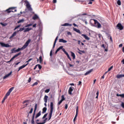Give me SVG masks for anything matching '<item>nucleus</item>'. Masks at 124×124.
I'll return each mask as SVG.
<instances>
[{
  "instance_id": "1",
  "label": "nucleus",
  "mask_w": 124,
  "mask_h": 124,
  "mask_svg": "<svg viewBox=\"0 0 124 124\" xmlns=\"http://www.w3.org/2000/svg\"><path fill=\"white\" fill-rule=\"evenodd\" d=\"M37 109V104H35L34 109L32 116V119L31 120V124H35L34 122V119H37L39 117L41 116V111H40L35 116V113Z\"/></svg>"
},
{
  "instance_id": "2",
  "label": "nucleus",
  "mask_w": 124,
  "mask_h": 124,
  "mask_svg": "<svg viewBox=\"0 0 124 124\" xmlns=\"http://www.w3.org/2000/svg\"><path fill=\"white\" fill-rule=\"evenodd\" d=\"M31 39H28L21 48H18V49H16V52H19V51H21V50H24L26 49V48H27V47L29 46V45L31 43Z\"/></svg>"
},
{
  "instance_id": "3",
  "label": "nucleus",
  "mask_w": 124,
  "mask_h": 124,
  "mask_svg": "<svg viewBox=\"0 0 124 124\" xmlns=\"http://www.w3.org/2000/svg\"><path fill=\"white\" fill-rule=\"evenodd\" d=\"M24 2H25V3L26 4V6L28 10H29V11H32V8H31V4H30V2H29V1H28V0H22L20 3H22V4H23Z\"/></svg>"
},
{
  "instance_id": "4",
  "label": "nucleus",
  "mask_w": 124,
  "mask_h": 124,
  "mask_svg": "<svg viewBox=\"0 0 124 124\" xmlns=\"http://www.w3.org/2000/svg\"><path fill=\"white\" fill-rule=\"evenodd\" d=\"M53 111H54V104L53 102L50 103V111L49 113V118L47 120L48 121L51 120V118H52V115H53Z\"/></svg>"
},
{
  "instance_id": "5",
  "label": "nucleus",
  "mask_w": 124,
  "mask_h": 124,
  "mask_svg": "<svg viewBox=\"0 0 124 124\" xmlns=\"http://www.w3.org/2000/svg\"><path fill=\"white\" fill-rule=\"evenodd\" d=\"M13 90H14V87H11L8 91V92L6 93L5 95L4 96V98L3 99H4V100H5V99H6V98H7V96H9V95H10V93H11V92H12V91H13Z\"/></svg>"
},
{
  "instance_id": "6",
  "label": "nucleus",
  "mask_w": 124,
  "mask_h": 124,
  "mask_svg": "<svg viewBox=\"0 0 124 124\" xmlns=\"http://www.w3.org/2000/svg\"><path fill=\"white\" fill-rule=\"evenodd\" d=\"M31 61H32V59L31 58L28 61L26 62V64L25 65H23L22 66H21L20 67H19V70H21V69H23V68H25L27 65H28L29 62H31Z\"/></svg>"
},
{
  "instance_id": "7",
  "label": "nucleus",
  "mask_w": 124,
  "mask_h": 124,
  "mask_svg": "<svg viewBox=\"0 0 124 124\" xmlns=\"http://www.w3.org/2000/svg\"><path fill=\"white\" fill-rule=\"evenodd\" d=\"M90 22H94V24L95 25H96V24H97V28L98 29H100V28H101V24H100V23H98L97 22V20H96L95 19H91Z\"/></svg>"
},
{
  "instance_id": "8",
  "label": "nucleus",
  "mask_w": 124,
  "mask_h": 124,
  "mask_svg": "<svg viewBox=\"0 0 124 124\" xmlns=\"http://www.w3.org/2000/svg\"><path fill=\"white\" fill-rule=\"evenodd\" d=\"M60 50H62L63 52L64 53V54H65V55L67 53V52L65 51V49L63 48V46H61L56 50L55 54H58V52H59Z\"/></svg>"
},
{
  "instance_id": "9",
  "label": "nucleus",
  "mask_w": 124,
  "mask_h": 124,
  "mask_svg": "<svg viewBox=\"0 0 124 124\" xmlns=\"http://www.w3.org/2000/svg\"><path fill=\"white\" fill-rule=\"evenodd\" d=\"M21 54H22V52H19L18 54L14 55L11 59V60L8 62H12V61L14 60V59H15V58H17V57H18V56H21Z\"/></svg>"
},
{
  "instance_id": "10",
  "label": "nucleus",
  "mask_w": 124,
  "mask_h": 124,
  "mask_svg": "<svg viewBox=\"0 0 124 124\" xmlns=\"http://www.w3.org/2000/svg\"><path fill=\"white\" fill-rule=\"evenodd\" d=\"M13 9H14V7H10L7 9L6 12H7V13H10V12H16V11H17V10H15L14 11H11L13 10Z\"/></svg>"
},
{
  "instance_id": "11",
  "label": "nucleus",
  "mask_w": 124,
  "mask_h": 124,
  "mask_svg": "<svg viewBox=\"0 0 124 124\" xmlns=\"http://www.w3.org/2000/svg\"><path fill=\"white\" fill-rule=\"evenodd\" d=\"M116 28H118V29L120 30V31H123L124 30V26L121 23H118L116 26Z\"/></svg>"
},
{
  "instance_id": "12",
  "label": "nucleus",
  "mask_w": 124,
  "mask_h": 124,
  "mask_svg": "<svg viewBox=\"0 0 124 124\" xmlns=\"http://www.w3.org/2000/svg\"><path fill=\"white\" fill-rule=\"evenodd\" d=\"M0 44L2 47H6V48H8L9 47H10V45H9V44H5L4 43L0 42Z\"/></svg>"
},
{
  "instance_id": "13",
  "label": "nucleus",
  "mask_w": 124,
  "mask_h": 124,
  "mask_svg": "<svg viewBox=\"0 0 124 124\" xmlns=\"http://www.w3.org/2000/svg\"><path fill=\"white\" fill-rule=\"evenodd\" d=\"M74 89V87H73L72 86H71L69 88V90H68V93L70 95H71V94H72V92H73Z\"/></svg>"
},
{
  "instance_id": "14",
  "label": "nucleus",
  "mask_w": 124,
  "mask_h": 124,
  "mask_svg": "<svg viewBox=\"0 0 124 124\" xmlns=\"http://www.w3.org/2000/svg\"><path fill=\"white\" fill-rule=\"evenodd\" d=\"M12 74V72H10L9 74L6 75L5 76L3 77V79H6V78L9 77Z\"/></svg>"
},
{
  "instance_id": "15",
  "label": "nucleus",
  "mask_w": 124,
  "mask_h": 124,
  "mask_svg": "<svg viewBox=\"0 0 124 124\" xmlns=\"http://www.w3.org/2000/svg\"><path fill=\"white\" fill-rule=\"evenodd\" d=\"M81 36H83L86 40H90V37H88L86 34H82Z\"/></svg>"
},
{
  "instance_id": "16",
  "label": "nucleus",
  "mask_w": 124,
  "mask_h": 124,
  "mask_svg": "<svg viewBox=\"0 0 124 124\" xmlns=\"http://www.w3.org/2000/svg\"><path fill=\"white\" fill-rule=\"evenodd\" d=\"M73 31L77 32L78 33H79V34H81V31H80V30L77 29L75 28H73Z\"/></svg>"
},
{
  "instance_id": "17",
  "label": "nucleus",
  "mask_w": 124,
  "mask_h": 124,
  "mask_svg": "<svg viewBox=\"0 0 124 124\" xmlns=\"http://www.w3.org/2000/svg\"><path fill=\"white\" fill-rule=\"evenodd\" d=\"M17 34V31L14 32L12 35L10 37L9 39H12V38L14 37V36H16Z\"/></svg>"
},
{
  "instance_id": "18",
  "label": "nucleus",
  "mask_w": 124,
  "mask_h": 124,
  "mask_svg": "<svg viewBox=\"0 0 124 124\" xmlns=\"http://www.w3.org/2000/svg\"><path fill=\"white\" fill-rule=\"evenodd\" d=\"M93 69H91L89 71L86 72V73L84 74V75L85 76H87V75H89V74H90V73H91V72H93Z\"/></svg>"
},
{
  "instance_id": "19",
  "label": "nucleus",
  "mask_w": 124,
  "mask_h": 124,
  "mask_svg": "<svg viewBox=\"0 0 124 124\" xmlns=\"http://www.w3.org/2000/svg\"><path fill=\"white\" fill-rule=\"evenodd\" d=\"M78 50L79 51H78V54H79V55H82V53L83 54H85V53H86V51H85L84 50H79V48H78Z\"/></svg>"
},
{
  "instance_id": "20",
  "label": "nucleus",
  "mask_w": 124,
  "mask_h": 124,
  "mask_svg": "<svg viewBox=\"0 0 124 124\" xmlns=\"http://www.w3.org/2000/svg\"><path fill=\"white\" fill-rule=\"evenodd\" d=\"M58 38H59V36H57L55 40V41H54V44H53V48H55V46H56V44L57 43V41L58 40Z\"/></svg>"
},
{
  "instance_id": "21",
  "label": "nucleus",
  "mask_w": 124,
  "mask_h": 124,
  "mask_svg": "<svg viewBox=\"0 0 124 124\" xmlns=\"http://www.w3.org/2000/svg\"><path fill=\"white\" fill-rule=\"evenodd\" d=\"M63 27H71L72 26V24H70L69 23H65L63 25H62Z\"/></svg>"
},
{
  "instance_id": "22",
  "label": "nucleus",
  "mask_w": 124,
  "mask_h": 124,
  "mask_svg": "<svg viewBox=\"0 0 124 124\" xmlns=\"http://www.w3.org/2000/svg\"><path fill=\"white\" fill-rule=\"evenodd\" d=\"M32 29L31 28H27L24 31V32H27L28 31H31Z\"/></svg>"
},
{
  "instance_id": "23",
  "label": "nucleus",
  "mask_w": 124,
  "mask_h": 124,
  "mask_svg": "<svg viewBox=\"0 0 124 124\" xmlns=\"http://www.w3.org/2000/svg\"><path fill=\"white\" fill-rule=\"evenodd\" d=\"M44 100L45 102V103H47V101H48V96L47 95H45V97L44 98Z\"/></svg>"
},
{
  "instance_id": "24",
  "label": "nucleus",
  "mask_w": 124,
  "mask_h": 124,
  "mask_svg": "<svg viewBox=\"0 0 124 124\" xmlns=\"http://www.w3.org/2000/svg\"><path fill=\"white\" fill-rule=\"evenodd\" d=\"M37 19H39V17L37 15H34V16L32 17V19L36 20Z\"/></svg>"
},
{
  "instance_id": "25",
  "label": "nucleus",
  "mask_w": 124,
  "mask_h": 124,
  "mask_svg": "<svg viewBox=\"0 0 124 124\" xmlns=\"http://www.w3.org/2000/svg\"><path fill=\"white\" fill-rule=\"evenodd\" d=\"M59 42H62V43H66L67 41L65 40H64L63 39H60Z\"/></svg>"
},
{
  "instance_id": "26",
  "label": "nucleus",
  "mask_w": 124,
  "mask_h": 124,
  "mask_svg": "<svg viewBox=\"0 0 124 124\" xmlns=\"http://www.w3.org/2000/svg\"><path fill=\"white\" fill-rule=\"evenodd\" d=\"M123 77H124V75H117L116 76V78H117V79H120V78H122Z\"/></svg>"
},
{
  "instance_id": "27",
  "label": "nucleus",
  "mask_w": 124,
  "mask_h": 124,
  "mask_svg": "<svg viewBox=\"0 0 124 124\" xmlns=\"http://www.w3.org/2000/svg\"><path fill=\"white\" fill-rule=\"evenodd\" d=\"M33 111V108H31L30 110V111L28 113V116L27 117H29L30 115V114H31Z\"/></svg>"
},
{
  "instance_id": "28",
  "label": "nucleus",
  "mask_w": 124,
  "mask_h": 124,
  "mask_svg": "<svg viewBox=\"0 0 124 124\" xmlns=\"http://www.w3.org/2000/svg\"><path fill=\"white\" fill-rule=\"evenodd\" d=\"M113 67H114L113 66H111L108 68V71L105 73V74H106V73H107V72H109V71H111V70H112V69H113Z\"/></svg>"
},
{
  "instance_id": "29",
  "label": "nucleus",
  "mask_w": 124,
  "mask_h": 124,
  "mask_svg": "<svg viewBox=\"0 0 124 124\" xmlns=\"http://www.w3.org/2000/svg\"><path fill=\"white\" fill-rule=\"evenodd\" d=\"M47 111V108L45 107L43 108L42 114H45V112Z\"/></svg>"
},
{
  "instance_id": "30",
  "label": "nucleus",
  "mask_w": 124,
  "mask_h": 124,
  "mask_svg": "<svg viewBox=\"0 0 124 124\" xmlns=\"http://www.w3.org/2000/svg\"><path fill=\"white\" fill-rule=\"evenodd\" d=\"M71 56L73 57V60H75V54L74 52H71Z\"/></svg>"
},
{
  "instance_id": "31",
  "label": "nucleus",
  "mask_w": 124,
  "mask_h": 124,
  "mask_svg": "<svg viewBox=\"0 0 124 124\" xmlns=\"http://www.w3.org/2000/svg\"><path fill=\"white\" fill-rule=\"evenodd\" d=\"M25 31V27H23L22 28H20L18 31Z\"/></svg>"
},
{
  "instance_id": "32",
  "label": "nucleus",
  "mask_w": 124,
  "mask_h": 124,
  "mask_svg": "<svg viewBox=\"0 0 124 124\" xmlns=\"http://www.w3.org/2000/svg\"><path fill=\"white\" fill-rule=\"evenodd\" d=\"M31 26H32V24L30 23V24H27V25H26V26H25V28H28V27H31Z\"/></svg>"
},
{
  "instance_id": "33",
  "label": "nucleus",
  "mask_w": 124,
  "mask_h": 124,
  "mask_svg": "<svg viewBox=\"0 0 124 124\" xmlns=\"http://www.w3.org/2000/svg\"><path fill=\"white\" fill-rule=\"evenodd\" d=\"M66 55L67 56L68 59H69V60L71 61V58H70V56H69V54H68V53L66 54Z\"/></svg>"
},
{
  "instance_id": "34",
  "label": "nucleus",
  "mask_w": 124,
  "mask_h": 124,
  "mask_svg": "<svg viewBox=\"0 0 124 124\" xmlns=\"http://www.w3.org/2000/svg\"><path fill=\"white\" fill-rule=\"evenodd\" d=\"M47 115H48V113H46V114L44 115V116L42 117V120H44V119H45V118H46Z\"/></svg>"
},
{
  "instance_id": "35",
  "label": "nucleus",
  "mask_w": 124,
  "mask_h": 124,
  "mask_svg": "<svg viewBox=\"0 0 124 124\" xmlns=\"http://www.w3.org/2000/svg\"><path fill=\"white\" fill-rule=\"evenodd\" d=\"M117 4L118 5H122V2L120 0H117Z\"/></svg>"
},
{
  "instance_id": "36",
  "label": "nucleus",
  "mask_w": 124,
  "mask_h": 124,
  "mask_svg": "<svg viewBox=\"0 0 124 124\" xmlns=\"http://www.w3.org/2000/svg\"><path fill=\"white\" fill-rule=\"evenodd\" d=\"M37 85H38V82H35L32 85V87H34V86H37Z\"/></svg>"
},
{
  "instance_id": "37",
  "label": "nucleus",
  "mask_w": 124,
  "mask_h": 124,
  "mask_svg": "<svg viewBox=\"0 0 124 124\" xmlns=\"http://www.w3.org/2000/svg\"><path fill=\"white\" fill-rule=\"evenodd\" d=\"M20 27H21L20 25H19L16 26L15 27V28L14 29V31H16V30H17V29H18V28H20Z\"/></svg>"
},
{
  "instance_id": "38",
  "label": "nucleus",
  "mask_w": 124,
  "mask_h": 124,
  "mask_svg": "<svg viewBox=\"0 0 124 124\" xmlns=\"http://www.w3.org/2000/svg\"><path fill=\"white\" fill-rule=\"evenodd\" d=\"M47 121L46 120H45V119L44 120L43 122L42 123H38V124H46V122Z\"/></svg>"
},
{
  "instance_id": "39",
  "label": "nucleus",
  "mask_w": 124,
  "mask_h": 124,
  "mask_svg": "<svg viewBox=\"0 0 124 124\" xmlns=\"http://www.w3.org/2000/svg\"><path fill=\"white\" fill-rule=\"evenodd\" d=\"M96 98H98V95L99 94V91L98 90L96 93Z\"/></svg>"
},
{
  "instance_id": "40",
  "label": "nucleus",
  "mask_w": 124,
  "mask_h": 124,
  "mask_svg": "<svg viewBox=\"0 0 124 124\" xmlns=\"http://www.w3.org/2000/svg\"><path fill=\"white\" fill-rule=\"evenodd\" d=\"M61 100H62V101H63V100H65V98H64V95H62V96Z\"/></svg>"
},
{
  "instance_id": "41",
  "label": "nucleus",
  "mask_w": 124,
  "mask_h": 124,
  "mask_svg": "<svg viewBox=\"0 0 124 124\" xmlns=\"http://www.w3.org/2000/svg\"><path fill=\"white\" fill-rule=\"evenodd\" d=\"M37 66H38L39 69H40V70L41 69V68H42V66L41 65H40V64H37Z\"/></svg>"
},
{
  "instance_id": "42",
  "label": "nucleus",
  "mask_w": 124,
  "mask_h": 124,
  "mask_svg": "<svg viewBox=\"0 0 124 124\" xmlns=\"http://www.w3.org/2000/svg\"><path fill=\"white\" fill-rule=\"evenodd\" d=\"M24 19H21L20 20H19L17 23L18 24H20V23H23L24 22Z\"/></svg>"
},
{
  "instance_id": "43",
  "label": "nucleus",
  "mask_w": 124,
  "mask_h": 124,
  "mask_svg": "<svg viewBox=\"0 0 124 124\" xmlns=\"http://www.w3.org/2000/svg\"><path fill=\"white\" fill-rule=\"evenodd\" d=\"M49 92H50V89H46V90H45V93H48Z\"/></svg>"
},
{
  "instance_id": "44",
  "label": "nucleus",
  "mask_w": 124,
  "mask_h": 124,
  "mask_svg": "<svg viewBox=\"0 0 124 124\" xmlns=\"http://www.w3.org/2000/svg\"><path fill=\"white\" fill-rule=\"evenodd\" d=\"M39 61H40V62L41 63V62H42V56H40L39 57Z\"/></svg>"
},
{
  "instance_id": "45",
  "label": "nucleus",
  "mask_w": 124,
  "mask_h": 124,
  "mask_svg": "<svg viewBox=\"0 0 124 124\" xmlns=\"http://www.w3.org/2000/svg\"><path fill=\"white\" fill-rule=\"evenodd\" d=\"M62 100H61L58 103V105H60L61 104H62Z\"/></svg>"
},
{
  "instance_id": "46",
  "label": "nucleus",
  "mask_w": 124,
  "mask_h": 124,
  "mask_svg": "<svg viewBox=\"0 0 124 124\" xmlns=\"http://www.w3.org/2000/svg\"><path fill=\"white\" fill-rule=\"evenodd\" d=\"M67 108H68V105L66 104L65 106V109L66 110L67 109Z\"/></svg>"
},
{
  "instance_id": "47",
  "label": "nucleus",
  "mask_w": 124,
  "mask_h": 124,
  "mask_svg": "<svg viewBox=\"0 0 124 124\" xmlns=\"http://www.w3.org/2000/svg\"><path fill=\"white\" fill-rule=\"evenodd\" d=\"M27 102H29V100H25L23 102V104H26Z\"/></svg>"
},
{
  "instance_id": "48",
  "label": "nucleus",
  "mask_w": 124,
  "mask_h": 124,
  "mask_svg": "<svg viewBox=\"0 0 124 124\" xmlns=\"http://www.w3.org/2000/svg\"><path fill=\"white\" fill-rule=\"evenodd\" d=\"M81 85H82V81H78V86H81Z\"/></svg>"
},
{
  "instance_id": "49",
  "label": "nucleus",
  "mask_w": 124,
  "mask_h": 124,
  "mask_svg": "<svg viewBox=\"0 0 124 124\" xmlns=\"http://www.w3.org/2000/svg\"><path fill=\"white\" fill-rule=\"evenodd\" d=\"M31 78H29L28 80V83H31Z\"/></svg>"
},
{
  "instance_id": "50",
  "label": "nucleus",
  "mask_w": 124,
  "mask_h": 124,
  "mask_svg": "<svg viewBox=\"0 0 124 124\" xmlns=\"http://www.w3.org/2000/svg\"><path fill=\"white\" fill-rule=\"evenodd\" d=\"M88 4H93V1L90 0Z\"/></svg>"
},
{
  "instance_id": "51",
  "label": "nucleus",
  "mask_w": 124,
  "mask_h": 124,
  "mask_svg": "<svg viewBox=\"0 0 124 124\" xmlns=\"http://www.w3.org/2000/svg\"><path fill=\"white\" fill-rule=\"evenodd\" d=\"M39 122V119L36 120V123L37 124H40V123H38Z\"/></svg>"
},
{
  "instance_id": "52",
  "label": "nucleus",
  "mask_w": 124,
  "mask_h": 124,
  "mask_svg": "<svg viewBox=\"0 0 124 124\" xmlns=\"http://www.w3.org/2000/svg\"><path fill=\"white\" fill-rule=\"evenodd\" d=\"M121 97H122V98H124V93L121 94Z\"/></svg>"
},
{
  "instance_id": "53",
  "label": "nucleus",
  "mask_w": 124,
  "mask_h": 124,
  "mask_svg": "<svg viewBox=\"0 0 124 124\" xmlns=\"http://www.w3.org/2000/svg\"><path fill=\"white\" fill-rule=\"evenodd\" d=\"M67 34H68V35H71V33L70 32V31H68V32H67Z\"/></svg>"
},
{
  "instance_id": "54",
  "label": "nucleus",
  "mask_w": 124,
  "mask_h": 124,
  "mask_svg": "<svg viewBox=\"0 0 124 124\" xmlns=\"http://www.w3.org/2000/svg\"><path fill=\"white\" fill-rule=\"evenodd\" d=\"M50 57H52V56H53V53H52V50H51V51L50 52Z\"/></svg>"
},
{
  "instance_id": "55",
  "label": "nucleus",
  "mask_w": 124,
  "mask_h": 124,
  "mask_svg": "<svg viewBox=\"0 0 124 124\" xmlns=\"http://www.w3.org/2000/svg\"><path fill=\"white\" fill-rule=\"evenodd\" d=\"M33 28H36V24H34V25H33L32 26Z\"/></svg>"
},
{
  "instance_id": "56",
  "label": "nucleus",
  "mask_w": 124,
  "mask_h": 124,
  "mask_svg": "<svg viewBox=\"0 0 124 124\" xmlns=\"http://www.w3.org/2000/svg\"><path fill=\"white\" fill-rule=\"evenodd\" d=\"M53 3H57V0H53Z\"/></svg>"
},
{
  "instance_id": "57",
  "label": "nucleus",
  "mask_w": 124,
  "mask_h": 124,
  "mask_svg": "<svg viewBox=\"0 0 124 124\" xmlns=\"http://www.w3.org/2000/svg\"><path fill=\"white\" fill-rule=\"evenodd\" d=\"M102 47L104 48V49H105V45L104 44L102 45Z\"/></svg>"
},
{
  "instance_id": "58",
  "label": "nucleus",
  "mask_w": 124,
  "mask_h": 124,
  "mask_svg": "<svg viewBox=\"0 0 124 124\" xmlns=\"http://www.w3.org/2000/svg\"><path fill=\"white\" fill-rule=\"evenodd\" d=\"M98 36H99V38H100L102 37V35H101V34H99Z\"/></svg>"
},
{
  "instance_id": "59",
  "label": "nucleus",
  "mask_w": 124,
  "mask_h": 124,
  "mask_svg": "<svg viewBox=\"0 0 124 124\" xmlns=\"http://www.w3.org/2000/svg\"><path fill=\"white\" fill-rule=\"evenodd\" d=\"M121 94H119V93H117L116 94V96H120L121 97Z\"/></svg>"
},
{
  "instance_id": "60",
  "label": "nucleus",
  "mask_w": 124,
  "mask_h": 124,
  "mask_svg": "<svg viewBox=\"0 0 124 124\" xmlns=\"http://www.w3.org/2000/svg\"><path fill=\"white\" fill-rule=\"evenodd\" d=\"M119 47H123V44H121L119 45Z\"/></svg>"
},
{
  "instance_id": "61",
  "label": "nucleus",
  "mask_w": 124,
  "mask_h": 124,
  "mask_svg": "<svg viewBox=\"0 0 124 124\" xmlns=\"http://www.w3.org/2000/svg\"><path fill=\"white\" fill-rule=\"evenodd\" d=\"M19 63H20V62H16L15 63V65H18V64H19Z\"/></svg>"
},
{
  "instance_id": "62",
  "label": "nucleus",
  "mask_w": 124,
  "mask_h": 124,
  "mask_svg": "<svg viewBox=\"0 0 124 124\" xmlns=\"http://www.w3.org/2000/svg\"><path fill=\"white\" fill-rule=\"evenodd\" d=\"M76 113H78V107H77Z\"/></svg>"
},
{
  "instance_id": "63",
  "label": "nucleus",
  "mask_w": 124,
  "mask_h": 124,
  "mask_svg": "<svg viewBox=\"0 0 124 124\" xmlns=\"http://www.w3.org/2000/svg\"><path fill=\"white\" fill-rule=\"evenodd\" d=\"M122 62L123 63V64H124V59L122 60Z\"/></svg>"
},
{
  "instance_id": "64",
  "label": "nucleus",
  "mask_w": 124,
  "mask_h": 124,
  "mask_svg": "<svg viewBox=\"0 0 124 124\" xmlns=\"http://www.w3.org/2000/svg\"><path fill=\"white\" fill-rule=\"evenodd\" d=\"M122 51L124 53V46L122 48Z\"/></svg>"
}]
</instances>
